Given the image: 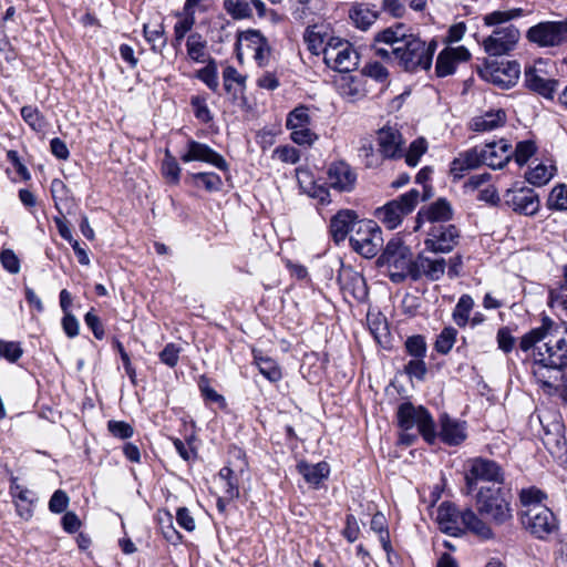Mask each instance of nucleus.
<instances>
[{
  "mask_svg": "<svg viewBox=\"0 0 567 567\" xmlns=\"http://www.w3.org/2000/svg\"><path fill=\"white\" fill-rule=\"evenodd\" d=\"M524 352L532 351L530 371L544 388H558L567 369V327L545 319L542 327L535 328L520 338Z\"/></svg>",
  "mask_w": 567,
  "mask_h": 567,
  "instance_id": "f257e3e1",
  "label": "nucleus"
},
{
  "mask_svg": "<svg viewBox=\"0 0 567 567\" xmlns=\"http://www.w3.org/2000/svg\"><path fill=\"white\" fill-rule=\"evenodd\" d=\"M524 10L513 8L508 10H495L485 13L483 24L494 28L493 32L483 40L484 51L492 56L508 54L520 39L519 30L511 21L523 17Z\"/></svg>",
  "mask_w": 567,
  "mask_h": 567,
  "instance_id": "f03ea898",
  "label": "nucleus"
},
{
  "mask_svg": "<svg viewBox=\"0 0 567 567\" xmlns=\"http://www.w3.org/2000/svg\"><path fill=\"white\" fill-rule=\"evenodd\" d=\"M458 519L467 530L482 539H491L494 534L489 525L484 522L473 509L467 508L458 513L456 507L451 503H442L436 512V520L440 528L451 535H457L460 532Z\"/></svg>",
  "mask_w": 567,
  "mask_h": 567,
  "instance_id": "7ed1b4c3",
  "label": "nucleus"
},
{
  "mask_svg": "<svg viewBox=\"0 0 567 567\" xmlns=\"http://www.w3.org/2000/svg\"><path fill=\"white\" fill-rule=\"evenodd\" d=\"M380 260L386 266L392 282L400 284L406 278L417 280V271H414L416 259H413L411 249L400 238L388 241Z\"/></svg>",
  "mask_w": 567,
  "mask_h": 567,
  "instance_id": "20e7f679",
  "label": "nucleus"
},
{
  "mask_svg": "<svg viewBox=\"0 0 567 567\" xmlns=\"http://www.w3.org/2000/svg\"><path fill=\"white\" fill-rule=\"evenodd\" d=\"M477 513L495 525H503L513 517L506 493L501 487H482L475 497Z\"/></svg>",
  "mask_w": 567,
  "mask_h": 567,
  "instance_id": "39448f33",
  "label": "nucleus"
},
{
  "mask_svg": "<svg viewBox=\"0 0 567 567\" xmlns=\"http://www.w3.org/2000/svg\"><path fill=\"white\" fill-rule=\"evenodd\" d=\"M435 50V41L427 43L412 33L402 47L396 48L394 59L405 71L429 70L432 65Z\"/></svg>",
  "mask_w": 567,
  "mask_h": 567,
  "instance_id": "423d86ee",
  "label": "nucleus"
},
{
  "mask_svg": "<svg viewBox=\"0 0 567 567\" xmlns=\"http://www.w3.org/2000/svg\"><path fill=\"white\" fill-rule=\"evenodd\" d=\"M323 62L333 71L350 73L359 64V54L349 41L330 38L323 50Z\"/></svg>",
  "mask_w": 567,
  "mask_h": 567,
  "instance_id": "0eeeda50",
  "label": "nucleus"
},
{
  "mask_svg": "<svg viewBox=\"0 0 567 567\" xmlns=\"http://www.w3.org/2000/svg\"><path fill=\"white\" fill-rule=\"evenodd\" d=\"M396 415L401 429L409 431L416 427L425 441L429 443L434 442L436 437L435 425L426 409L405 402L399 406Z\"/></svg>",
  "mask_w": 567,
  "mask_h": 567,
  "instance_id": "6e6552de",
  "label": "nucleus"
},
{
  "mask_svg": "<svg viewBox=\"0 0 567 567\" xmlns=\"http://www.w3.org/2000/svg\"><path fill=\"white\" fill-rule=\"evenodd\" d=\"M350 245L361 256L374 257L383 245L381 228L373 220H359L350 235Z\"/></svg>",
  "mask_w": 567,
  "mask_h": 567,
  "instance_id": "1a4fd4ad",
  "label": "nucleus"
},
{
  "mask_svg": "<svg viewBox=\"0 0 567 567\" xmlns=\"http://www.w3.org/2000/svg\"><path fill=\"white\" fill-rule=\"evenodd\" d=\"M419 197V190L411 189L383 207L378 208L375 216L385 227L394 229L402 223L403 217L414 209Z\"/></svg>",
  "mask_w": 567,
  "mask_h": 567,
  "instance_id": "9d476101",
  "label": "nucleus"
},
{
  "mask_svg": "<svg viewBox=\"0 0 567 567\" xmlns=\"http://www.w3.org/2000/svg\"><path fill=\"white\" fill-rule=\"evenodd\" d=\"M526 39L539 48H555L567 42V20L543 21L530 27Z\"/></svg>",
  "mask_w": 567,
  "mask_h": 567,
  "instance_id": "9b49d317",
  "label": "nucleus"
},
{
  "mask_svg": "<svg viewBox=\"0 0 567 567\" xmlns=\"http://www.w3.org/2000/svg\"><path fill=\"white\" fill-rule=\"evenodd\" d=\"M466 494H471L478 481L503 483L504 473L501 466L492 460L474 457L465 464Z\"/></svg>",
  "mask_w": 567,
  "mask_h": 567,
  "instance_id": "f8f14e48",
  "label": "nucleus"
},
{
  "mask_svg": "<svg viewBox=\"0 0 567 567\" xmlns=\"http://www.w3.org/2000/svg\"><path fill=\"white\" fill-rule=\"evenodd\" d=\"M236 53L239 62H243L246 54H251L259 66H266L269 63L270 48L259 31L247 30L238 34Z\"/></svg>",
  "mask_w": 567,
  "mask_h": 567,
  "instance_id": "ddd939ff",
  "label": "nucleus"
},
{
  "mask_svg": "<svg viewBox=\"0 0 567 567\" xmlns=\"http://www.w3.org/2000/svg\"><path fill=\"white\" fill-rule=\"evenodd\" d=\"M549 61L536 60L525 69V83L528 89L547 100H553L557 91L558 81L551 79L548 72Z\"/></svg>",
  "mask_w": 567,
  "mask_h": 567,
  "instance_id": "4468645a",
  "label": "nucleus"
},
{
  "mask_svg": "<svg viewBox=\"0 0 567 567\" xmlns=\"http://www.w3.org/2000/svg\"><path fill=\"white\" fill-rule=\"evenodd\" d=\"M522 524L538 538H545L557 528L556 518L546 505H535L520 512Z\"/></svg>",
  "mask_w": 567,
  "mask_h": 567,
  "instance_id": "2eb2a0df",
  "label": "nucleus"
},
{
  "mask_svg": "<svg viewBox=\"0 0 567 567\" xmlns=\"http://www.w3.org/2000/svg\"><path fill=\"white\" fill-rule=\"evenodd\" d=\"M312 118L309 109L297 106L287 116L286 126L290 131L291 140L299 145H311L317 135L311 130Z\"/></svg>",
  "mask_w": 567,
  "mask_h": 567,
  "instance_id": "dca6fc26",
  "label": "nucleus"
},
{
  "mask_svg": "<svg viewBox=\"0 0 567 567\" xmlns=\"http://www.w3.org/2000/svg\"><path fill=\"white\" fill-rule=\"evenodd\" d=\"M460 233L453 225L433 224L427 231L424 246L434 254L450 252L456 245Z\"/></svg>",
  "mask_w": 567,
  "mask_h": 567,
  "instance_id": "f3484780",
  "label": "nucleus"
},
{
  "mask_svg": "<svg viewBox=\"0 0 567 567\" xmlns=\"http://www.w3.org/2000/svg\"><path fill=\"white\" fill-rule=\"evenodd\" d=\"M520 74V65L516 61L494 62L485 66L482 75L493 84L509 89L514 86Z\"/></svg>",
  "mask_w": 567,
  "mask_h": 567,
  "instance_id": "a211bd4d",
  "label": "nucleus"
},
{
  "mask_svg": "<svg viewBox=\"0 0 567 567\" xmlns=\"http://www.w3.org/2000/svg\"><path fill=\"white\" fill-rule=\"evenodd\" d=\"M378 152L383 159L403 157L404 140L396 126L385 125L377 132Z\"/></svg>",
  "mask_w": 567,
  "mask_h": 567,
  "instance_id": "6ab92c4d",
  "label": "nucleus"
},
{
  "mask_svg": "<svg viewBox=\"0 0 567 567\" xmlns=\"http://www.w3.org/2000/svg\"><path fill=\"white\" fill-rule=\"evenodd\" d=\"M506 204L516 213L534 216L540 207L539 197L532 188L520 187L508 189L505 194Z\"/></svg>",
  "mask_w": 567,
  "mask_h": 567,
  "instance_id": "aec40b11",
  "label": "nucleus"
},
{
  "mask_svg": "<svg viewBox=\"0 0 567 567\" xmlns=\"http://www.w3.org/2000/svg\"><path fill=\"white\" fill-rule=\"evenodd\" d=\"M482 164L492 168H502L512 157V145L506 140L494 141L478 147Z\"/></svg>",
  "mask_w": 567,
  "mask_h": 567,
  "instance_id": "412c9836",
  "label": "nucleus"
},
{
  "mask_svg": "<svg viewBox=\"0 0 567 567\" xmlns=\"http://www.w3.org/2000/svg\"><path fill=\"white\" fill-rule=\"evenodd\" d=\"M181 159L184 163L200 161L212 164L219 169L227 168V163L221 155L208 145L193 140L187 143V151L181 156Z\"/></svg>",
  "mask_w": 567,
  "mask_h": 567,
  "instance_id": "4be33fe9",
  "label": "nucleus"
},
{
  "mask_svg": "<svg viewBox=\"0 0 567 567\" xmlns=\"http://www.w3.org/2000/svg\"><path fill=\"white\" fill-rule=\"evenodd\" d=\"M327 182L339 192H350L355 185L357 174L347 163L337 162L330 165Z\"/></svg>",
  "mask_w": 567,
  "mask_h": 567,
  "instance_id": "5701e85b",
  "label": "nucleus"
},
{
  "mask_svg": "<svg viewBox=\"0 0 567 567\" xmlns=\"http://www.w3.org/2000/svg\"><path fill=\"white\" fill-rule=\"evenodd\" d=\"M10 494L13 498L18 515L28 520L32 517L35 495L32 491L19 484L13 478L10 485Z\"/></svg>",
  "mask_w": 567,
  "mask_h": 567,
  "instance_id": "b1692460",
  "label": "nucleus"
},
{
  "mask_svg": "<svg viewBox=\"0 0 567 567\" xmlns=\"http://www.w3.org/2000/svg\"><path fill=\"white\" fill-rule=\"evenodd\" d=\"M440 437L449 445H458L466 439L465 422L452 419L444 414L440 419Z\"/></svg>",
  "mask_w": 567,
  "mask_h": 567,
  "instance_id": "393cba45",
  "label": "nucleus"
},
{
  "mask_svg": "<svg viewBox=\"0 0 567 567\" xmlns=\"http://www.w3.org/2000/svg\"><path fill=\"white\" fill-rule=\"evenodd\" d=\"M446 261L444 258H430L420 254L416 257L415 270L417 271V279L426 277L430 280H440L445 272Z\"/></svg>",
  "mask_w": 567,
  "mask_h": 567,
  "instance_id": "a878e982",
  "label": "nucleus"
},
{
  "mask_svg": "<svg viewBox=\"0 0 567 567\" xmlns=\"http://www.w3.org/2000/svg\"><path fill=\"white\" fill-rule=\"evenodd\" d=\"M296 176L300 189L309 197L317 199L320 204H327L330 202V194L328 189L322 185L317 184L308 169L297 168Z\"/></svg>",
  "mask_w": 567,
  "mask_h": 567,
  "instance_id": "bb28decb",
  "label": "nucleus"
},
{
  "mask_svg": "<svg viewBox=\"0 0 567 567\" xmlns=\"http://www.w3.org/2000/svg\"><path fill=\"white\" fill-rule=\"evenodd\" d=\"M303 38L311 53L323 55L326 43L330 38L334 37L331 34V30L328 25L313 24L307 28Z\"/></svg>",
  "mask_w": 567,
  "mask_h": 567,
  "instance_id": "cd10ccee",
  "label": "nucleus"
},
{
  "mask_svg": "<svg viewBox=\"0 0 567 567\" xmlns=\"http://www.w3.org/2000/svg\"><path fill=\"white\" fill-rule=\"evenodd\" d=\"M357 224V215L353 210H340L330 221V230L334 240H343L350 231L353 233Z\"/></svg>",
  "mask_w": 567,
  "mask_h": 567,
  "instance_id": "c85d7f7f",
  "label": "nucleus"
},
{
  "mask_svg": "<svg viewBox=\"0 0 567 567\" xmlns=\"http://www.w3.org/2000/svg\"><path fill=\"white\" fill-rule=\"evenodd\" d=\"M481 164L482 159L480 156L478 147H474L458 154V156L453 159L451 163L450 173L453 178L460 179L467 171L474 169Z\"/></svg>",
  "mask_w": 567,
  "mask_h": 567,
  "instance_id": "c756f323",
  "label": "nucleus"
},
{
  "mask_svg": "<svg viewBox=\"0 0 567 567\" xmlns=\"http://www.w3.org/2000/svg\"><path fill=\"white\" fill-rule=\"evenodd\" d=\"M411 34L404 24L395 23L377 33L375 42L390 45L392 53L395 54L396 48L402 47Z\"/></svg>",
  "mask_w": 567,
  "mask_h": 567,
  "instance_id": "7c9ffc66",
  "label": "nucleus"
},
{
  "mask_svg": "<svg viewBox=\"0 0 567 567\" xmlns=\"http://www.w3.org/2000/svg\"><path fill=\"white\" fill-rule=\"evenodd\" d=\"M337 90L339 94L350 102H354L364 96V90L361 84V80L344 73L337 81Z\"/></svg>",
  "mask_w": 567,
  "mask_h": 567,
  "instance_id": "2f4dec72",
  "label": "nucleus"
},
{
  "mask_svg": "<svg viewBox=\"0 0 567 567\" xmlns=\"http://www.w3.org/2000/svg\"><path fill=\"white\" fill-rule=\"evenodd\" d=\"M505 121L506 114L503 110H492L475 116L471 122V127L475 132H489L504 125Z\"/></svg>",
  "mask_w": 567,
  "mask_h": 567,
  "instance_id": "473e14b6",
  "label": "nucleus"
},
{
  "mask_svg": "<svg viewBox=\"0 0 567 567\" xmlns=\"http://www.w3.org/2000/svg\"><path fill=\"white\" fill-rule=\"evenodd\" d=\"M297 468L305 481L313 486H318L322 481L327 480L330 473V466L327 462H319L317 464L300 462Z\"/></svg>",
  "mask_w": 567,
  "mask_h": 567,
  "instance_id": "72a5a7b5",
  "label": "nucleus"
},
{
  "mask_svg": "<svg viewBox=\"0 0 567 567\" xmlns=\"http://www.w3.org/2000/svg\"><path fill=\"white\" fill-rule=\"evenodd\" d=\"M452 209L450 204L444 199L430 205L426 209H422L417 214V223L427 220L430 223H441L451 219Z\"/></svg>",
  "mask_w": 567,
  "mask_h": 567,
  "instance_id": "f704fd0d",
  "label": "nucleus"
},
{
  "mask_svg": "<svg viewBox=\"0 0 567 567\" xmlns=\"http://www.w3.org/2000/svg\"><path fill=\"white\" fill-rule=\"evenodd\" d=\"M8 166L6 173L13 183L27 182L31 174L16 151L7 152Z\"/></svg>",
  "mask_w": 567,
  "mask_h": 567,
  "instance_id": "c9c22d12",
  "label": "nucleus"
},
{
  "mask_svg": "<svg viewBox=\"0 0 567 567\" xmlns=\"http://www.w3.org/2000/svg\"><path fill=\"white\" fill-rule=\"evenodd\" d=\"M378 18V12L368 4H355L350 10V19L358 29H369Z\"/></svg>",
  "mask_w": 567,
  "mask_h": 567,
  "instance_id": "e433bc0d",
  "label": "nucleus"
},
{
  "mask_svg": "<svg viewBox=\"0 0 567 567\" xmlns=\"http://www.w3.org/2000/svg\"><path fill=\"white\" fill-rule=\"evenodd\" d=\"M254 361L259 372L270 382H277L282 378L281 369L274 359L254 351Z\"/></svg>",
  "mask_w": 567,
  "mask_h": 567,
  "instance_id": "4c0bfd02",
  "label": "nucleus"
},
{
  "mask_svg": "<svg viewBox=\"0 0 567 567\" xmlns=\"http://www.w3.org/2000/svg\"><path fill=\"white\" fill-rule=\"evenodd\" d=\"M225 90L234 95L243 93L246 89V76L240 74L234 66L228 65L223 71Z\"/></svg>",
  "mask_w": 567,
  "mask_h": 567,
  "instance_id": "58836bf2",
  "label": "nucleus"
},
{
  "mask_svg": "<svg viewBox=\"0 0 567 567\" xmlns=\"http://www.w3.org/2000/svg\"><path fill=\"white\" fill-rule=\"evenodd\" d=\"M556 171L553 164L539 163L526 174V179L535 186H543L554 177Z\"/></svg>",
  "mask_w": 567,
  "mask_h": 567,
  "instance_id": "ea45409f",
  "label": "nucleus"
},
{
  "mask_svg": "<svg viewBox=\"0 0 567 567\" xmlns=\"http://www.w3.org/2000/svg\"><path fill=\"white\" fill-rule=\"evenodd\" d=\"M473 306L474 300L471 296H461L452 313V318L458 327L463 328L468 323Z\"/></svg>",
  "mask_w": 567,
  "mask_h": 567,
  "instance_id": "a19ab883",
  "label": "nucleus"
},
{
  "mask_svg": "<svg viewBox=\"0 0 567 567\" xmlns=\"http://www.w3.org/2000/svg\"><path fill=\"white\" fill-rule=\"evenodd\" d=\"M21 116L34 132H45L48 127V122L37 107H33L31 105L23 106L21 109Z\"/></svg>",
  "mask_w": 567,
  "mask_h": 567,
  "instance_id": "79ce46f5",
  "label": "nucleus"
},
{
  "mask_svg": "<svg viewBox=\"0 0 567 567\" xmlns=\"http://www.w3.org/2000/svg\"><path fill=\"white\" fill-rule=\"evenodd\" d=\"M206 40L199 33H192L186 41L187 55L195 62H204L206 56Z\"/></svg>",
  "mask_w": 567,
  "mask_h": 567,
  "instance_id": "37998d69",
  "label": "nucleus"
},
{
  "mask_svg": "<svg viewBox=\"0 0 567 567\" xmlns=\"http://www.w3.org/2000/svg\"><path fill=\"white\" fill-rule=\"evenodd\" d=\"M427 141L424 137H417L409 145L406 152L403 151L405 163L411 167H415L420 163L421 157L427 152Z\"/></svg>",
  "mask_w": 567,
  "mask_h": 567,
  "instance_id": "c03bdc74",
  "label": "nucleus"
},
{
  "mask_svg": "<svg viewBox=\"0 0 567 567\" xmlns=\"http://www.w3.org/2000/svg\"><path fill=\"white\" fill-rule=\"evenodd\" d=\"M223 7L236 20L247 19L251 16V0H224Z\"/></svg>",
  "mask_w": 567,
  "mask_h": 567,
  "instance_id": "a18cd8bd",
  "label": "nucleus"
},
{
  "mask_svg": "<svg viewBox=\"0 0 567 567\" xmlns=\"http://www.w3.org/2000/svg\"><path fill=\"white\" fill-rule=\"evenodd\" d=\"M158 522L161 532L164 538L173 545H177L182 542V535L176 530L173 525V517L169 512H161L158 514Z\"/></svg>",
  "mask_w": 567,
  "mask_h": 567,
  "instance_id": "49530a36",
  "label": "nucleus"
},
{
  "mask_svg": "<svg viewBox=\"0 0 567 567\" xmlns=\"http://www.w3.org/2000/svg\"><path fill=\"white\" fill-rule=\"evenodd\" d=\"M162 174L169 183L174 185L179 183L181 167L168 150H166L162 163Z\"/></svg>",
  "mask_w": 567,
  "mask_h": 567,
  "instance_id": "de8ad7c7",
  "label": "nucleus"
},
{
  "mask_svg": "<svg viewBox=\"0 0 567 567\" xmlns=\"http://www.w3.org/2000/svg\"><path fill=\"white\" fill-rule=\"evenodd\" d=\"M457 337V330L453 327H446L444 328L441 333L437 336V339L435 341V350L441 354H447Z\"/></svg>",
  "mask_w": 567,
  "mask_h": 567,
  "instance_id": "09e8293b",
  "label": "nucleus"
},
{
  "mask_svg": "<svg viewBox=\"0 0 567 567\" xmlns=\"http://www.w3.org/2000/svg\"><path fill=\"white\" fill-rule=\"evenodd\" d=\"M547 207L553 210H567V186H555L549 193Z\"/></svg>",
  "mask_w": 567,
  "mask_h": 567,
  "instance_id": "8fccbe9b",
  "label": "nucleus"
},
{
  "mask_svg": "<svg viewBox=\"0 0 567 567\" xmlns=\"http://www.w3.org/2000/svg\"><path fill=\"white\" fill-rule=\"evenodd\" d=\"M196 76L214 92L218 90V72L214 60H210L205 68L198 70Z\"/></svg>",
  "mask_w": 567,
  "mask_h": 567,
  "instance_id": "3c124183",
  "label": "nucleus"
},
{
  "mask_svg": "<svg viewBox=\"0 0 567 567\" xmlns=\"http://www.w3.org/2000/svg\"><path fill=\"white\" fill-rule=\"evenodd\" d=\"M371 529L379 534L382 548L389 554L391 550V543L389 533L385 528V517L383 514L377 513L373 515L371 519Z\"/></svg>",
  "mask_w": 567,
  "mask_h": 567,
  "instance_id": "603ef678",
  "label": "nucleus"
},
{
  "mask_svg": "<svg viewBox=\"0 0 567 567\" xmlns=\"http://www.w3.org/2000/svg\"><path fill=\"white\" fill-rule=\"evenodd\" d=\"M535 152L536 145L533 141H522L517 143L512 156H514L515 162L522 166L527 163Z\"/></svg>",
  "mask_w": 567,
  "mask_h": 567,
  "instance_id": "864d4df0",
  "label": "nucleus"
},
{
  "mask_svg": "<svg viewBox=\"0 0 567 567\" xmlns=\"http://www.w3.org/2000/svg\"><path fill=\"white\" fill-rule=\"evenodd\" d=\"M51 194L59 210L68 205L69 189L61 179H53L51 183Z\"/></svg>",
  "mask_w": 567,
  "mask_h": 567,
  "instance_id": "5fc2aeb1",
  "label": "nucleus"
},
{
  "mask_svg": "<svg viewBox=\"0 0 567 567\" xmlns=\"http://www.w3.org/2000/svg\"><path fill=\"white\" fill-rule=\"evenodd\" d=\"M190 105L193 107L194 115L198 121L203 123H208L212 121L213 116L204 96H192Z\"/></svg>",
  "mask_w": 567,
  "mask_h": 567,
  "instance_id": "6e6d98bb",
  "label": "nucleus"
},
{
  "mask_svg": "<svg viewBox=\"0 0 567 567\" xmlns=\"http://www.w3.org/2000/svg\"><path fill=\"white\" fill-rule=\"evenodd\" d=\"M195 24V17L192 13L185 12L184 16H181L178 21L174 25V35L177 44H181L182 40L185 38L186 33H188Z\"/></svg>",
  "mask_w": 567,
  "mask_h": 567,
  "instance_id": "4d7b16f0",
  "label": "nucleus"
},
{
  "mask_svg": "<svg viewBox=\"0 0 567 567\" xmlns=\"http://www.w3.org/2000/svg\"><path fill=\"white\" fill-rule=\"evenodd\" d=\"M544 493L537 488L523 489L520 492V503L523 507L522 511H527L528 508H532L535 505H544Z\"/></svg>",
  "mask_w": 567,
  "mask_h": 567,
  "instance_id": "13d9d810",
  "label": "nucleus"
},
{
  "mask_svg": "<svg viewBox=\"0 0 567 567\" xmlns=\"http://www.w3.org/2000/svg\"><path fill=\"white\" fill-rule=\"evenodd\" d=\"M359 155L363 158L368 167L379 166L383 158L380 156L378 150H373V145L370 141H365L359 148Z\"/></svg>",
  "mask_w": 567,
  "mask_h": 567,
  "instance_id": "bf43d9fd",
  "label": "nucleus"
},
{
  "mask_svg": "<svg viewBox=\"0 0 567 567\" xmlns=\"http://www.w3.org/2000/svg\"><path fill=\"white\" fill-rule=\"evenodd\" d=\"M363 74L380 82L385 83L389 78L388 69L378 61H370L363 68Z\"/></svg>",
  "mask_w": 567,
  "mask_h": 567,
  "instance_id": "052dcab7",
  "label": "nucleus"
},
{
  "mask_svg": "<svg viewBox=\"0 0 567 567\" xmlns=\"http://www.w3.org/2000/svg\"><path fill=\"white\" fill-rule=\"evenodd\" d=\"M456 63L457 62L453 59V56H450L449 53L443 50L440 52L436 60V74L439 76H447L452 74L455 71Z\"/></svg>",
  "mask_w": 567,
  "mask_h": 567,
  "instance_id": "680f3d73",
  "label": "nucleus"
},
{
  "mask_svg": "<svg viewBox=\"0 0 567 567\" xmlns=\"http://www.w3.org/2000/svg\"><path fill=\"white\" fill-rule=\"evenodd\" d=\"M192 177L209 192L218 190L223 185L221 178L215 173H196Z\"/></svg>",
  "mask_w": 567,
  "mask_h": 567,
  "instance_id": "e2e57ef3",
  "label": "nucleus"
},
{
  "mask_svg": "<svg viewBox=\"0 0 567 567\" xmlns=\"http://www.w3.org/2000/svg\"><path fill=\"white\" fill-rule=\"evenodd\" d=\"M181 352V347L173 342L167 343L159 353V360L169 368H174L178 363Z\"/></svg>",
  "mask_w": 567,
  "mask_h": 567,
  "instance_id": "0e129e2a",
  "label": "nucleus"
},
{
  "mask_svg": "<svg viewBox=\"0 0 567 567\" xmlns=\"http://www.w3.org/2000/svg\"><path fill=\"white\" fill-rule=\"evenodd\" d=\"M2 268L11 275H18L21 270V259L11 249H2Z\"/></svg>",
  "mask_w": 567,
  "mask_h": 567,
  "instance_id": "69168bd1",
  "label": "nucleus"
},
{
  "mask_svg": "<svg viewBox=\"0 0 567 567\" xmlns=\"http://www.w3.org/2000/svg\"><path fill=\"white\" fill-rule=\"evenodd\" d=\"M406 351L414 358H424L426 343L423 337L412 336L405 341Z\"/></svg>",
  "mask_w": 567,
  "mask_h": 567,
  "instance_id": "338daca9",
  "label": "nucleus"
},
{
  "mask_svg": "<svg viewBox=\"0 0 567 567\" xmlns=\"http://www.w3.org/2000/svg\"><path fill=\"white\" fill-rule=\"evenodd\" d=\"M70 503L68 494L62 489H56L49 501V509L54 514L63 513Z\"/></svg>",
  "mask_w": 567,
  "mask_h": 567,
  "instance_id": "774afa93",
  "label": "nucleus"
}]
</instances>
